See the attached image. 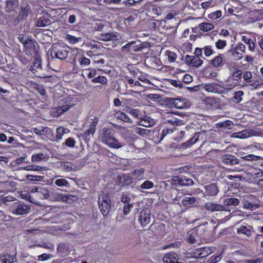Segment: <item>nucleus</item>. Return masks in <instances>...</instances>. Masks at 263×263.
Listing matches in <instances>:
<instances>
[{
    "mask_svg": "<svg viewBox=\"0 0 263 263\" xmlns=\"http://www.w3.org/2000/svg\"><path fill=\"white\" fill-rule=\"evenodd\" d=\"M205 194L208 196H215L218 192V187L215 183H211L205 187Z\"/></svg>",
    "mask_w": 263,
    "mask_h": 263,
    "instance_id": "obj_21",
    "label": "nucleus"
},
{
    "mask_svg": "<svg viewBox=\"0 0 263 263\" xmlns=\"http://www.w3.org/2000/svg\"><path fill=\"white\" fill-rule=\"evenodd\" d=\"M135 133L142 137H146L149 135L151 132L147 129L136 127L135 128Z\"/></svg>",
    "mask_w": 263,
    "mask_h": 263,
    "instance_id": "obj_35",
    "label": "nucleus"
},
{
    "mask_svg": "<svg viewBox=\"0 0 263 263\" xmlns=\"http://www.w3.org/2000/svg\"><path fill=\"white\" fill-rule=\"evenodd\" d=\"M29 11H30V6L29 5H25V6H21V10L18 16L12 21L17 24L18 22L24 20V18H26L28 16Z\"/></svg>",
    "mask_w": 263,
    "mask_h": 263,
    "instance_id": "obj_10",
    "label": "nucleus"
},
{
    "mask_svg": "<svg viewBox=\"0 0 263 263\" xmlns=\"http://www.w3.org/2000/svg\"><path fill=\"white\" fill-rule=\"evenodd\" d=\"M154 186V183L153 182L146 180L144 181L140 187L142 189H149Z\"/></svg>",
    "mask_w": 263,
    "mask_h": 263,
    "instance_id": "obj_50",
    "label": "nucleus"
},
{
    "mask_svg": "<svg viewBox=\"0 0 263 263\" xmlns=\"http://www.w3.org/2000/svg\"><path fill=\"white\" fill-rule=\"evenodd\" d=\"M99 40L103 41H116L118 40V36L116 33L109 32L107 33H101L100 34Z\"/></svg>",
    "mask_w": 263,
    "mask_h": 263,
    "instance_id": "obj_20",
    "label": "nucleus"
},
{
    "mask_svg": "<svg viewBox=\"0 0 263 263\" xmlns=\"http://www.w3.org/2000/svg\"><path fill=\"white\" fill-rule=\"evenodd\" d=\"M92 58L93 61L96 63H101L103 64L105 62V60L102 58H100V56L99 55H93Z\"/></svg>",
    "mask_w": 263,
    "mask_h": 263,
    "instance_id": "obj_60",
    "label": "nucleus"
},
{
    "mask_svg": "<svg viewBox=\"0 0 263 263\" xmlns=\"http://www.w3.org/2000/svg\"><path fill=\"white\" fill-rule=\"evenodd\" d=\"M0 260L2 263H13L16 260V258L14 256L4 253L0 255Z\"/></svg>",
    "mask_w": 263,
    "mask_h": 263,
    "instance_id": "obj_23",
    "label": "nucleus"
},
{
    "mask_svg": "<svg viewBox=\"0 0 263 263\" xmlns=\"http://www.w3.org/2000/svg\"><path fill=\"white\" fill-rule=\"evenodd\" d=\"M233 137L235 138L245 139L250 137L249 129H246L241 132L235 133L233 134Z\"/></svg>",
    "mask_w": 263,
    "mask_h": 263,
    "instance_id": "obj_31",
    "label": "nucleus"
},
{
    "mask_svg": "<svg viewBox=\"0 0 263 263\" xmlns=\"http://www.w3.org/2000/svg\"><path fill=\"white\" fill-rule=\"evenodd\" d=\"M78 61L80 64L83 66H87L89 65L90 63V59L85 57L80 58Z\"/></svg>",
    "mask_w": 263,
    "mask_h": 263,
    "instance_id": "obj_52",
    "label": "nucleus"
},
{
    "mask_svg": "<svg viewBox=\"0 0 263 263\" xmlns=\"http://www.w3.org/2000/svg\"><path fill=\"white\" fill-rule=\"evenodd\" d=\"M50 255L49 254H41L37 257V260L39 261H43V260H46L50 258Z\"/></svg>",
    "mask_w": 263,
    "mask_h": 263,
    "instance_id": "obj_62",
    "label": "nucleus"
},
{
    "mask_svg": "<svg viewBox=\"0 0 263 263\" xmlns=\"http://www.w3.org/2000/svg\"><path fill=\"white\" fill-rule=\"evenodd\" d=\"M25 46L26 47V48L29 49H33L35 52V54H36V53H38L36 51V46H37V44L36 42H34L31 40H29L28 42H27L26 45H25Z\"/></svg>",
    "mask_w": 263,
    "mask_h": 263,
    "instance_id": "obj_39",
    "label": "nucleus"
},
{
    "mask_svg": "<svg viewBox=\"0 0 263 263\" xmlns=\"http://www.w3.org/2000/svg\"><path fill=\"white\" fill-rule=\"evenodd\" d=\"M65 39L71 44H76L82 40L81 37H77L70 34H67Z\"/></svg>",
    "mask_w": 263,
    "mask_h": 263,
    "instance_id": "obj_38",
    "label": "nucleus"
},
{
    "mask_svg": "<svg viewBox=\"0 0 263 263\" xmlns=\"http://www.w3.org/2000/svg\"><path fill=\"white\" fill-rule=\"evenodd\" d=\"M215 45L217 48L221 49L226 47L227 43L226 41L219 40L216 42Z\"/></svg>",
    "mask_w": 263,
    "mask_h": 263,
    "instance_id": "obj_57",
    "label": "nucleus"
},
{
    "mask_svg": "<svg viewBox=\"0 0 263 263\" xmlns=\"http://www.w3.org/2000/svg\"><path fill=\"white\" fill-rule=\"evenodd\" d=\"M196 201L195 197H184L182 201V203L183 205L186 206L188 204H191L194 203Z\"/></svg>",
    "mask_w": 263,
    "mask_h": 263,
    "instance_id": "obj_43",
    "label": "nucleus"
},
{
    "mask_svg": "<svg viewBox=\"0 0 263 263\" xmlns=\"http://www.w3.org/2000/svg\"><path fill=\"white\" fill-rule=\"evenodd\" d=\"M136 43L135 41H132L125 45L127 47V52H130L132 51H137L138 49L137 47L132 46L133 45Z\"/></svg>",
    "mask_w": 263,
    "mask_h": 263,
    "instance_id": "obj_49",
    "label": "nucleus"
},
{
    "mask_svg": "<svg viewBox=\"0 0 263 263\" xmlns=\"http://www.w3.org/2000/svg\"><path fill=\"white\" fill-rule=\"evenodd\" d=\"M245 51V45L241 43H238L234 48L229 50L228 53L233 57V59L239 60L243 58V54Z\"/></svg>",
    "mask_w": 263,
    "mask_h": 263,
    "instance_id": "obj_6",
    "label": "nucleus"
},
{
    "mask_svg": "<svg viewBox=\"0 0 263 263\" xmlns=\"http://www.w3.org/2000/svg\"><path fill=\"white\" fill-rule=\"evenodd\" d=\"M205 209L211 212H219L227 211L226 207L222 204H217L215 202H209L205 204Z\"/></svg>",
    "mask_w": 263,
    "mask_h": 263,
    "instance_id": "obj_12",
    "label": "nucleus"
},
{
    "mask_svg": "<svg viewBox=\"0 0 263 263\" xmlns=\"http://www.w3.org/2000/svg\"><path fill=\"white\" fill-rule=\"evenodd\" d=\"M50 24V20L47 16H43L36 21V26L38 27H44Z\"/></svg>",
    "mask_w": 263,
    "mask_h": 263,
    "instance_id": "obj_25",
    "label": "nucleus"
},
{
    "mask_svg": "<svg viewBox=\"0 0 263 263\" xmlns=\"http://www.w3.org/2000/svg\"><path fill=\"white\" fill-rule=\"evenodd\" d=\"M114 132L108 128H103L101 135V141L111 148H119L124 146L126 143L119 142L114 136Z\"/></svg>",
    "mask_w": 263,
    "mask_h": 263,
    "instance_id": "obj_1",
    "label": "nucleus"
},
{
    "mask_svg": "<svg viewBox=\"0 0 263 263\" xmlns=\"http://www.w3.org/2000/svg\"><path fill=\"white\" fill-rule=\"evenodd\" d=\"M178 255L175 252H169L166 254L163 258L164 263H180L178 262Z\"/></svg>",
    "mask_w": 263,
    "mask_h": 263,
    "instance_id": "obj_17",
    "label": "nucleus"
},
{
    "mask_svg": "<svg viewBox=\"0 0 263 263\" xmlns=\"http://www.w3.org/2000/svg\"><path fill=\"white\" fill-rule=\"evenodd\" d=\"M255 232L253 227L250 226H241L239 228L237 229L238 234H244L248 237H250Z\"/></svg>",
    "mask_w": 263,
    "mask_h": 263,
    "instance_id": "obj_18",
    "label": "nucleus"
},
{
    "mask_svg": "<svg viewBox=\"0 0 263 263\" xmlns=\"http://www.w3.org/2000/svg\"><path fill=\"white\" fill-rule=\"evenodd\" d=\"M130 200V198L126 194L123 193L121 197V201L125 204L129 203Z\"/></svg>",
    "mask_w": 263,
    "mask_h": 263,
    "instance_id": "obj_54",
    "label": "nucleus"
},
{
    "mask_svg": "<svg viewBox=\"0 0 263 263\" xmlns=\"http://www.w3.org/2000/svg\"><path fill=\"white\" fill-rule=\"evenodd\" d=\"M117 180L119 183L123 185L129 184L132 182V178L129 174L119 175L117 177Z\"/></svg>",
    "mask_w": 263,
    "mask_h": 263,
    "instance_id": "obj_24",
    "label": "nucleus"
},
{
    "mask_svg": "<svg viewBox=\"0 0 263 263\" xmlns=\"http://www.w3.org/2000/svg\"><path fill=\"white\" fill-rule=\"evenodd\" d=\"M242 158L247 161H253V160H258L261 159V157L255 156L254 155H248L247 156H244L242 157Z\"/></svg>",
    "mask_w": 263,
    "mask_h": 263,
    "instance_id": "obj_51",
    "label": "nucleus"
},
{
    "mask_svg": "<svg viewBox=\"0 0 263 263\" xmlns=\"http://www.w3.org/2000/svg\"><path fill=\"white\" fill-rule=\"evenodd\" d=\"M49 200L52 201H65L64 195L61 193H54L50 192Z\"/></svg>",
    "mask_w": 263,
    "mask_h": 263,
    "instance_id": "obj_28",
    "label": "nucleus"
},
{
    "mask_svg": "<svg viewBox=\"0 0 263 263\" xmlns=\"http://www.w3.org/2000/svg\"><path fill=\"white\" fill-rule=\"evenodd\" d=\"M222 15L221 11L220 10L212 12L208 15V17L211 20H216L220 17Z\"/></svg>",
    "mask_w": 263,
    "mask_h": 263,
    "instance_id": "obj_48",
    "label": "nucleus"
},
{
    "mask_svg": "<svg viewBox=\"0 0 263 263\" xmlns=\"http://www.w3.org/2000/svg\"><path fill=\"white\" fill-rule=\"evenodd\" d=\"M93 83H99L102 84H105L107 83V79L104 76H98L92 79Z\"/></svg>",
    "mask_w": 263,
    "mask_h": 263,
    "instance_id": "obj_47",
    "label": "nucleus"
},
{
    "mask_svg": "<svg viewBox=\"0 0 263 263\" xmlns=\"http://www.w3.org/2000/svg\"><path fill=\"white\" fill-rule=\"evenodd\" d=\"M66 131H68L67 128H65L63 127H59L57 129V138L58 140L61 139L64 134L66 133Z\"/></svg>",
    "mask_w": 263,
    "mask_h": 263,
    "instance_id": "obj_44",
    "label": "nucleus"
},
{
    "mask_svg": "<svg viewBox=\"0 0 263 263\" xmlns=\"http://www.w3.org/2000/svg\"><path fill=\"white\" fill-rule=\"evenodd\" d=\"M98 202L101 213L104 216H107L111 208L110 198L108 195L102 194L98 197Z\"/></svg>",
    "mask_w": 263,
    "mask_h": 263,
    "instance_id": "obj_2",
    "label": "nucleus"
},
{
    "mask_svg": "<svg viewBox=\"0 0 263 263\" xmlns=\"http://www.w3.org/2000/svg\"><path fill=\"white\" fill-rule=\"evenodd\" d=\"M144 172V170L143 168L137 169L132 171V174L137 178H138L141 175H143Z\"/></svg>",
    "mask_w": 263,
    "mask_h": 263,
    "instance_id": "obj_58",
    "label": "nucleus"
},
{
    "mask_svg": "<svg viewBox=\"0 0 263 263\" xmlns=\"http://www.w3.org/2000/svg\"><path fill=\"white\" fill-rule=\"evenodd\" d=\"M27 178L28 180L31 181H41L43 178V177L41 176H33L28 175Z\"/></svg>",
    "mask_w": 263,
    "mask_h": 263,
    "instance_id": "obj_61",
    "label": "nucleus"
},
{
    "mask_svg": "<svg viewBox=\"0 0 263 263\" xmlns=\"http://www.w3.org/2000/svg\"><path fill=\"white\" fill-rule=\"evenodd\" d=\"M35 89L41 95L45 96L46 95V91L42 86L37 85L35 87Z\"/></svg>",
    "mask_w": 263,
    "mask_h": 263,
    "instance_id": "obj_63",
    "label": "nucleus"
},
{
    "mask_svg": "<svg viewBox=\"0 0 263 263\" xmlns=\"http://www.w3.org/2000/svg\"><path fill=\"white\" fill-rule=\"evenodd\" d=\"M167 55L168 59L171 62L174 61L177 58L176 54L173 52L168 51L167 53Z\"/></svg>",
    "mask_w": 263,
    "mask_h": 263,
    "instance_id": "obj_64",
    "label": "nucleus"
},
{
    "mask_svg": "<svg viewBox=\"0 0 263 263\" xmlns=\"http://www.w3.org/2000/svg\"><path fill=\"white\" fill-rule=\"evenodd\" d=\"M213 252L210 247L200 248L196 250L195 254L199 258H203L208 256Z\"/></svg>",
    "mask_w": 263,
    "mask_h": 263,
    "instance_id": "obj_19",
    "label": "nucleus"
},
{
    "mask_svg": "<svg viewBox=\"0 0 263 263\" xmlns=\"http://www.w3.org/2000/svg\"><path fill=\"white\" fill-rule=\"evenodd\" d=\"M71 106H72L71 105H70L68 104H66L65 105H63L62 106H59L58 107L57 110L60 114H62V113L67 111L68 109H69Z\"/></svg>",
    "mask_w": 263,
    "mask_h": 263,
    "instance_id": "obj_55",
    "label": "nucleus"
},
{
    "mask_svg": "<svg viewBox=\"0 0 263 263\" xmlns=\"http://www.w3.org/2000/svg\"><path fill=\"white\" fill-rule=\"evenodd\" d=\"M186 63L187 65H191L193 67H199L201 66L203 63L202 60L200 59L198 56H193L187 55L185 57Z\"/></svg>",
    "mask_w": 263,
    "mask_h": 263,
    "instance_id": "obj_13",
    "label": "nucleus"
},
{
    "mask_svg": "<svg viewBox=\"0 0 263 263\" xmlns=\"http://www.w3.org/2000/svg\"><path fill=\"white\" fill-rule=\"evenodd\" d=\"M222 62V58L221 55L216 57L214 59L211 61V64L214 67H219Z\"/></svg>",
    "mask_w": 263,
    "mask_h": 263,
    "instance_id": "obj_41",
    "label": "nucleus"
},
{
    "mask_svg": "<svg viewBox=\"0 0 263 263\" xmlns=\"http://www.w3.org/2000/svg\"><path fill=\"white\" fill-rule=\"evenodd\" d=\"M65 145L69 147H73L76 144V141L72 138H68L65 142Z\"/></svg>",
    "mask_w": 263,
    "mask_h": 263,
    "instance_id": "obj_53",
    "label": "nucleus"
},
{
    "mask_svg": "<svg viewBox=\"0 0 263 263\" xmlns=\"http://www.w3.org/2000/svg\"><path fill=\"white\" fill-rule=\"evenodd\" d=\"M133 207V205L132 203H128L124 204L123 206V213L125 215H127L130 211H131V209Z\"/></svg>",
    "mask_w": 263,
    "mask_h": 263,
    "instance_id": "obj_56",
    "label": "nucleus"
},
{
    "mask_svg": "<svg viewBox=\"0 0 263 263\" xmlns=\"http://www.w3.org/2000/svg\"><path fill=\"white\" fill-rule=\"evenodd\" d=\"M204 88L208 92L221 93L222 87L217 83H207L204 85Z\"/></svg>",
    "mask_w": 263,
    "mask_h": 263,
    "instance_id": "obj_15",
    "label": "nucleus"
},
{
    "mask_svg": "<svg viewBox=\"0 0 263 263\" xmlns=\"http://www.w3.org/2000/svg\"><path fill=\"white\" fill-rule=\"evenodd\" d=\"M45 158V155L43 153H40L33 155L32 156L31 160L33 162H36L44 159Z\"/></svg>",
    "mask_w": 263,
    "mask_h": 263,
    "instance_id": "obj_45",
    "label": "nucleus"
},
{
    "mask_svg": "<svg viewBox=\"0 0 263 263\" xmlns=\"http://www.w3.org/2000/svg\"><path fill=\"white\" fill-rule=\"evenodd\" d=\"M54 183L60 187L69 186V183L66 179L63 178L57 179Z\"/></svg>",
    "mask_w": 263,
    "mask_h": 263,
    "instance_id": "obj_40",
    "label": "nucleus"
},
{
    "mask_svg": "<svg viewBox=\"0 0 263 263\" xmlns=\"http://www.w3.org/2000/svg\"><path fill=\"white\" fill-rule=\"evenodd\" d=\"M30 207L20 201L13 203L11 206V212L17 215L27 214L30 211Z\"/></svg>",
    "mask_w": 263,
    "mask_h": 263,
    "instance_id": "obj_4",
    "label": "nucleus"
},
{
    "mask_svg": "<svg viewBox=\"0 0 263 263\" xmlns=\"http://www.w3.org/2000/svg\"><path fill=\"white\" fill-rule=\"evenodd\" d=\"M242 41L248 45L250 50L253 51L254 50L255 45L253 40L246 37V36H242Z\"/></svg>",
    "mask_w": 263,
    "mask_h": 263,
    "instance_id": "obj_32",
    "label": "nucleus"
},
{
    "mask_svg": "<svg viewBox=\"0 0 263 263\" xmlns=\"http://www.w3.org/2000/svg\"><path fill=\"white\" fill-rule=\"evenodd\" d=\"M243 95V92L242 91L239 90L235 92L234 93V96L233 97V100L237 103H239L241 101L242 98L241 96Z\"/></svg>",
    "mask_w": 263,
    "mask_h": 263,
    "instance_id": "obj_42",
    "label": "nucleus"
},
{
    "mask_svg": "<svg viewBox=\"0 0 263 263\" xmlns=\"http://www.w3.org/2000/svg\"><path fill=\"white\" fill-rule=\"evenodd\" d=\"M154 121L152 119L144 118L140 121L139 125L148 127L153 126L154 124Z\"/></svg>",
    "mask_w": 263,
    "mask_h": 263,
    "instance_id": "obj_34",
    "label": "nucleus"
},
{
    "mask_svg": "<svg viewBox=\"0 0 263 263\" xmlns=\"http://www.w3.org/2000/svg\"><path fill=\"white\" fill-rule=\"evenodd\" d=\"M172 185L178 186H190L194 184L193 180L183 176H174L172 178L168 180Z\"/></svg>",
    "mask_w": 263,
    "mask_h": 263,
    "instance_id": "obj_3",
    "label": "nucleus"
},
{
    "mask_svg": "<svg viewBox=\"0 0 263 263\" xmlns=\"http://www.w3.org/2000/svg\"><path fill=\"white\" fill-rule=\"evenodd\" d=\"M31 192L35 194V196L42 199H49L50 198V191L46 187L41 186L34 187Z\"/></svg>",
    "mask_w": 263,
    "mask_h": 263,
    "instance_id": "obj_8",
    "label": "nucleus"
},
{
    "mask_svg": "<svg viewBox=\"0 0 263 263\" xmlns=\"http://www.w3.org/2000/svg\"><path fill=\"white\" fill-rule=\"evenodd\" d=\"M129 113L138 119H140L141 118V115L140 114V111L138 109H131Z\"/></svg>",
    "mask_w": 263,
    "mask_h": 263,
    "instance_id": "obj_59",
    "label": "nucleus"
},
{
    "mask_svg": "<svg viewBox=\"0 0 263 263\" xmlns=\"http://www.w3.org/2000/svg\"><path fill=\"white\" fill-rule=\"evenodd\" d=\"M63 169L66 172L73 171L76 168V165L72 163L68 162H63L62 163Z\"/></svg>",
    "mask_w": 263,
    "mask_h": 263,
    "instance_id": "obj_37",
    "label": "nucleus"
},
{
    "mask_svg": "<svg viewBox=\"0 0 263 263\" xmlns=\"http://www.w3.org/2000/svg\"><path fill=\"white\" fill-rule=\"evenodd\" d=\"M17 0H6L5 1V10L7 12H16L18 8Z\"/></svg>",
    "mask_w": 263,
    "mask_h": 263,
    "instance_id": "obj_11",
    "label": "nucleus"
},
{
    "mask_svg": "<svg viewBox=\"0 0 263 263\" xmlns=\"http://www.w3.org/2000/svg\"><path fill=\"white\" fill-rule=\"evenodd\" d=\"M200 135V133H196L194 136L192 137L190 140L181 144V147L186 148L191 147L193 144L196 143L198 140Z\"/></svg>",
    "mask_w": 263,
    "mask_h": 263,
    "instance_id": "obj_22",
    "label": "nucleus"
},
{
    "mask_svg": "<svg viewBox=\"0 0 263 263\" xmlns=\"http://www.w3.org/2000/svg\"><path fill=\"white\" fill-rule=\"evenodd\" d=\"M151 219V210L148 208H144L140 212L139 219L142 226H146L150 222Z\"/></svg>",
    "mask_w": 263,
    "mask_h": 263,
    "instance_id": "obj_9",
    "label": "nucleus"
},
{
    "mask_svg": "<svg viewBox=\"0 0 263 263\" xmlns=\"http://www.w3.org/2000/svg\"><path fill=\"white\" fill-rule=\"evenodd\" d=\"M249 132L251 136H263V129L259 128L255 129L248 128Z\"/></svg>",
    "mask_w": 263,
    "mask_h": 263,
    "instance_id": "obj_36",
    "label": "nucleus"
},
{
    "mask_svg": "<svg viewBox=\"0 0 263 263\" xmlns=\"http://www.w3.org/2000/svg\"><path fill=\"white\" fill-rule=\"evenodd\" d=\"M221 161L223 163L226 165H233L239 163L238 159H237L235 156L230 154L223 155L221 157Z\"/></svg>",
    "mask_w": 263,
    "mask_h": 263,
    "instance_id": "obj_14",
    "label": "nucleus"
},
{
    "mask_svg": "<svg viewBox=\"0 0 263 263\" xmlns=\"http://www.w3.org/2000/svg\"><path fill=\"white\" fill-rule=\"evenodd\" d=\"M64 199H65L64 202H68L69 203H72L78 200V197L73 195L67 194L64 195Z\"/></svg>",
    "mask_w": 263,
    "mask_h": 263,
    "instance_id": "obj_46",
    "label": "nucleus"
},
{
    "mask_svg": "<svg viewBox=\"0 0 263 263\" xmlns=\"http://www.w3.org/2000/svg\"><path fill=\"white\" fill-rule=\"evenodd\" d=\"M68 51L64 47L60 46H53L50 51L51 57L63 60L67 58Z\"/></svg>",
    "mask_w": 263,
    "mask_h": 263,
    "instance_id": "obj_5",
    "label": "nucleus"
},
{
    "mask_svg": "<svg viewBox=\"0 0 263 263\" xmlns=\"http://www.w3.org/2000/svg\"><path fill=\"white\" fill-rule=\"evenodd\" d=\"M172 103L174 104L175 107L178 109L187 108L190 104L187 102L186 99L181 98H173Z\"/></svg>",
    "mask_w": 263,
    "mask_h": 263,
    "instance_id": "obj_16",
    "label": "nucleus"
},
{
    "mask_svg": "<svg viewBox=\"0 0 263 263\" xmlns=\"http://www.w3.org/2000/svg\"><path fill=\"white\" fill-rule=\"evenodd\" d=\"M223 203L225 205L227 206H236L239 204V200L237 198H228L224 200Z\"/></svg>",
    "mask_w": 263,
    "mask_h": 263,
    "instance_id": "obj_33",
    "label": "nucleus"
},
{
    "mask_svg": "<svg viewBox=\"0 0 263 263\" xmlns=\"http://www.w3.org/2000/svg\"><path fill=\"white\" fill-rule=\"evenodd\" d=\"M42 70V65L41 63V56L39 53L34 55V60L32 62V65L30 67V70H31L33 73L37 74L39 77H43L40 75V73Z\"/></svg>",
    "mask_w": 263,
    "mask_h": 263,
    "instance_id": "obj_7",
    "label": "nucleus"
},
{
    "mask_svg": "<svg viewBox=\"0 0 263 263\" xmlns=\"http://www.w3.org/2000/svg\"><path fill=\"white\" fill-rule=\"evenodd\" d=\"M199 28L203 32H208L214 28L213 24L209 23L204 22L199 24Z\"/></svg>",
    "mask_w": 263,
    "mask_h": 263,
    "instance_id": "obj_30",
    "label": "nucleus"
},
{
    "mask_svg": "<svg viewBox=\"0 0 263 263\" xmlns=\"http://www.w3.org/2000/svg\"><path fill=\"white\" fill-rule=\"evenodd\" d=\"M96 125L97 122L95 121H92L90 124L89 129L86 130L83 135L85 140H89L90 139V134L93 135L95 133Z\"/></svg>",
    "mask_w": 263,
    "mask_h": 263,
    "instance_id": "obj_26",
    "label": "nucleus"
},
{
    "mask_svg": "<svg viewBox=\"0 0 263 263\" xmlns=\"http://www.w3.org/2000/svg\"><path fill=\"white\" fill-rule=\"evenodd\" d=\"M31 130L37 135H45L51 131V129L48 127H42L41 129L32 128Z\"/></svg>",
    "mask_w": 263,
    "mask_h": 263,
    "instance_id": "obj_29",
    "label": "nucleus"
},
{
    "mask_svg": "<svg viewBox=\"0 0 263 263\" xmlns=\"http://www.w3.org/2000/svg\"><path fill=\"white\" fill-rule=\"evenodd\" d=\"M115 116L116 118L122 121L130 123H132V120L130 119L125 113L122 111H117L115 114Z\"/></svg>",
    "mask_w": 263,
    "mask_h": 263,
    "instance_id": "obj_27",
    "label": "nucleus"
}]
</instances>
